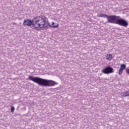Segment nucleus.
<instances>
[{"mask_svg":"<svg viewBox=\"0 0 129 129\" xmlns=\"http://www.w3.org/2000/svg\"><path fill=\"white\" fill-rule=\"evenodd\" d=\"M28 79V80L33 81L35 83H37L39 85L45 86V87H51L52 86H55V85L58 84L57 82L53 80L42 79L41 78L33 77L32 76H29Z\"/></svg>","mask_w":129,"mask_h":129,"instance_id":"obj_1","label":"nucleus"},{"mask_svg":"<svg viewBox=\"0 0 129 129\" xmlns=\"http://www.w3.org/2000/svg\"><path fill=\"white\" fill-rule=\"evenodd\" d=\"M108 23H111V24H115L116 25H119L122 27L126 28L128 26V23L125 20L121 19L120 16H117L115 15H108L107 17Z\"/></svg>","mask_w":129,"mask_h":129,"instance_id":"obj_2","label":"nucleus"},{"mask_svg":"<svg viewBox=\"0 0 129 129\" xmlns=\"http://www.w3.org/2000/svg\"><path fill=\"white\" fill-rule=\"evenodd\" d=\"M47 21L48 19L45 16H38L33 18V28L35 29L44 28Z\"/></svg>","mask_w":129,"mask_h":129,"instance_id":"obj_3","label":"nucleus"},{"mask_svg":"<svg viewBox=\"0 0 129 129\" xmlns=\"http://www.w3.org/2000/svg\"><path fill=\"white\" fill-rule=\"evenodd\" d=\"M23 26L24 27H31V26H32V27H34V19L33 20L31 19H27L25 20L23 22Z\"/></svg>","mask_w":129,"mask_h":129,"instance_id":"obj_4","label":"nucleus"},{"mask_svg":"<svg viewBox=\"0 0 129 129\" xmlns=\"http://www.w3.org/2000/svg\"><path fill=\"white\" fill-rule=\"evenodd\" d=\"M102 73H104V74H110L111 73H113L114 71H113V68H111V67L108 66L104 68L102 70Z\"/></svg>","mask_w":129,"mask_h":129,"instance_id":"obj_5","label":"nucleus"},{"mask_svg":"<svg viewBox=\"0 0 129 129\" xmlns=\"http://www.w3.org/2000/svg\"><path fill=\"white\" fill-rule=\"evenodd\" d=\"M51 25H52L48 24L49 27H51L53 29H57V28H59V24L57 23H54V22H52Z\"/></svg>","mask_w":129,"mask_h":129,"instance_id":"obj_6","label":"nucleus"},{"mask_svg":"<svg viewBox=\"0 0 129 129\" xmlns=\"http://www.w3.org/2000/svg\"><path fill=\"white\" fill-rule=\"evenodd\" d=\"M97 17H98V18H104L107 19L108 15L104 14H99L97 15Z\"/></svg>","mask_w":129,"mask_h":129,"instance_id":"obj_7","label":"nucleus"},{"mask_svg":"<svg viewBox=\"0 0 129 129\" xmlns=\"http://www.w3.org/2000/svg\"><path fill=\"white\" fill-rule=\"evenodd\" d=\"M106 59L109 60L110 61V60H112V54H107L106 56Z\"/></svg>","mask_w":129,"mask_h":129,"instance_id":"obj_8","label":"nucleus"},{"mask_svg":"<svg viewBox=\"0 0 129 129\" xmlns=\"http://www.w3.org/2000/svg\"><path fill=\"white\" fill-rule=\"evenodd\" d=\"M126 68V65L123 64H121L120 69H121L122 70H124Z\"/></svg>","mask_w":129,"mask_h":129,"instance_id":"obj_9","label":"nucleus"},{"mask_svg":"<svg viewBox=\"0 0 129 129\" xmlns=\"http://www.w3.org/2000/svg\"><path fill=\"white\" fill-rule=\"evenodd\" d=\"M122 96H123L124 97H125L126 96H129V93L127 92L123 93H122Z\"/></svg>","mask_w":129,"mask_h":129,"instance_id":"obj_10","label":"nucleus"},{"mask_svg":"<svg viewBox=\"0 0 129 129\" xmlns=\"http://www.w3.org/2000/svg\"><path fill=\"white\" fill-rule=\"evenodd\" d=\"M123 72V70H121V69H120L118 71L119 75H121V74H122Z\"/></svg>","mask_w":129,"mask_h":129,"instance_id":"obj_11","label":"nucleus"},{"mask_svg":"<svg viewBox=\"0 0 129 129\" xmlns=\"http://www.w3.org/2000/svg\"><path fill=\"white\" fill-rule=\"evenodd\" d=\"M11 112H14V111H15V107L12 106V107H11Z\"/></svg>","mask_w":129,"mask_h":129,"instance_id":"obj_12","label":"nucleus"},{"mask_svg":"<svg viewBox=\"0 0 129 129\" xmlns=\"http://www.w3.org/2000/svg\"><path fill=\"white\" fill-rule=\"evenodd\" d=\"M126 72L127 74H129V69H127L126 70Z\"/></svg>","mask_w":129,"mask_h":129,"instance_id":"obj_13","label":"nucleus"},{"mask_svg":"<svg viewBox=\"0 0 129 129\" xmlns=\"http://www.w3.org/2000/svg\"><path fill=\"white\" fill-rule=\"evenodd\" d=\"M16 23H13V25H16Z\"/></svg>","mask_w":129,"mask_h":129,"instance_id":"obj_14","label":"nucleus"}]
</instances>
